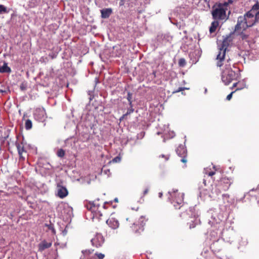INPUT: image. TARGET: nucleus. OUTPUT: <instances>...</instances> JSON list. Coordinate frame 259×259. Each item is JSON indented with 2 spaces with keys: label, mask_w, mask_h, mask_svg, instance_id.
Returning <instances> with one entry per match:
<instances>
[{
  "label": "nucleus",
  "mask_w": 259,
  "mask_h": 259,
  "mask_svg": "<svg viewBox=\"0 0 259 259\" xmlns=\"http://www.w3.org/2000/svg\"><path fill=\"white\" fill-rule=\"evenodd\" d=\"M227 9L224 7L221 3H216L212 7L211 15L215 20L226 21L229 19L230 11L228 15L226 14Z\"/></svg>",
  "instance_id": "nucleus-1"
},
{
  "label": "nucleus",
  "mask_w": 259,
  "mask_h": 259,
  "mask_svg": "<svg viewBox=\"0 0 259 259\" xmlns=\"http://www.w3.org/2000/svg\"><path fill=\"white\" fill-rule=\"evenodd\" d=\"M231 33H230L229 35H227L226 36H223V40L220 46L219 47V53L217 55V59L219 60L217 66L221 67L223 64L222 62L224 60L225 57L226 55V52L227 47L229 46V42H230L232 40L231 39Z\"/></svg>",
  "instance_id": "nucleus-2"
},
{
  "label": "nucleus",
  "mask_w": 259,
  "mask_h": 259,
  "mask_svg": "<svg viewBox=\"0 0 259 259\" xmlns=\"http://www.w3.org/2000/svg\"><path fill=\"white\" fill-rule=\"evenodd\" d=\"M238 73L233 70L230 66L226 65L225 69L222 72V80L225 85L229 84L233 80H237Z\"/></svg>",
  "instance_id": "nucleus-3"
},
{
  "label": "nucleus",
  "mask_w": 259,
  "mask_h": 259,
  "mask_svg": "<svg viewBox=\"0 0 259 259\" xmlns=\"http://www.w3.org/2000/svg\"><path fill=\"white\" fill-rule=\"evenodd\" d=\"M186 214L189 215L187 224L189 225L190 229L194 228L196 225L200 223L199 215L194 211V208L190 207L189 210L187 211Z\"/></svg>",
  "instance_id": "nucleus-4"
},
{
  "label": "nucleus",
  "mask_w": 259,
  "mask_h": 259,
  "mask_svg": "<svg viewBox=\"0 0 259 259\" xmlns=\"http://www.w3.org/2000/svg\"><path fill=\"white\" fill-rule=\"evenodd\" d=\"M242 27L244 29L247 27L252 26L254 24V22H250L248 21L244 17H242V16H239L237 19V23L235 26V30L231 32V35L233 34L235 31L240 29L242 27Z\"/></svg>",
  "instance_id": "nucleus-5"
},
{
  "label": "nucleus",
  "mask_w": 259,
  "mask_h": 259,
  "mask_svg": "<svg viewBox=\"0 0 259 259\" xmlns=\"http://www.w3.org/2000/svg\"><path fill=\"white\" fill-rule=\"evenodd\" d=\"M33 115L35 119L39 122H44L47 117L46 112L44 108L36 109Z\"/></svg>",
  "instance_id": "nucleus-6"
},
{
  "label": "nucleus",
  "mask_w": 259,
  "mask_h": 259,
  "mask_svg": "<svg viewBox=\"0 0 259 259\" xmlns=\"http://www.w3.org/2000/svg\"><path fill=\"white\" fill-rule=\"evenodd\" d=\"M104 241V238L100 233H97L95 236L91 240L92 245L97 248L102 246Z\"/></svg>",
  "instance_id": "nucleus-7"
},
{
  "label": "nucleus",
  "mask_w": 259,
  "mask_h": 259,
  "mask_svg": "<svg viewBox=\"0 0 259 259\" xmlns=\"http://www.w3.org/2000/svg\"><path fill=\"white\" fill-rule=\"evenodd\" d=\"M240 238H241L242 240L243 239L240 236H239L238 234L234 232L231 231L228 232L224 238V240L226 242H228L230 244H232V243L236 241L237 239L239 240Z\"/></svg>",
  "instance_id": "nucleus-8"
},
{
  "label": "nucleus",
  "mask_w": 259,
  "mask_h": 259,
  "mask_svg": "<svg viewBox=\"0 0 259 259\" xmlns=\"http://www.w3.org/2000/svg\"><path fill=\"white\" fill-rule=\"evenodd\" d=\"M57 196L60 198H64L68 194V191L66 187L62 185L61 183H58L56 188Z\"/></svg>",
  "instance_id": "nucleus-9"
},
{
  "label": "nucleus",
  "mask_w": 259,
  "mask_h": 259,
  "mask_svg": "<svg viewBox=\"0 0 259 259\" xmlns=\"http://www.w3.org/2000/svg\"><path fill=\"white\" fill-rule=\"evenodd\" d=\"M176 152L178 156L182 157V158L181 159V161L183 163H186L187 162L186 158L187 149L186 147L182 144L180 145L176 149Z\"/></svg>",
  "instance_id": "nucleus-10"
},
{
  "label": "nucleus",
  "mask_w": 259,
  "mask_h": 259,
  "mask_svg": "<svg viewBox=\"0 0 259 259\" xmlns=\"http://www.w3.org/2000/svg\"><path fill=\"white\" fill-rule=\"evenodd\" d=\"M232 183L231 179L226 177L222 178L220 182V184L224 191L228 190Z\"/></svg>",
  "instance_id": "nucleus-11"
},
{
  "label": "nucleus",
  "mask_w": 259,
  "mask_h": 259,
  "mask_svg": "<svg viewBox=\"0 0 259 259\" xmlns=\"http://www.w3.org/2000/svg\"><path fill=\"white\" fill-rule=\"evenodd\" d=\"M146 220H145L144 217L141 216L138 222V224L136 225L137 226L138 225L140 226L139 227V229H133V230L135 231L136 233H140L141 232H142L144 231V227L145 225L146 224Z\"/></svg>",
  "instance_id": "nucleus-12"
},
{
  "label": "nucleus",
  "mask_w": 259,
  "mask_h": 259,
  "mask_svg": "<svg viewBox=\"0 0 259 259\" xmlns=\"http://www.w3.org/2000/svg\"><path fill=\"white\" fill-rule=\"evenodd\" d=\"M139 4L137 0H129L127 4V7L131 12L137 11L138 10Z\"/></svg>",
  "instance_id": "nucleus-13"
},
{
  "label": "nucleus",
  "mask_w": 259,
  "mask_h": 259,
  "mask_svg": "<svg viewBox=\"0 0 259 259\" xmlns=\"http://www.w3.org/2000/svg\"><path fill=\"white\" fill-rule=\"evenodd\" d=\"M106 224L112 229H116L119 227L118 221L114 218H111L106 221Z\"/></svg>",
  "instance_id": "nucleus-14"
},
{
  "label": "nucleus",
  "mask_w": 259,
  "mask_h": 259,
  "mask_svg": "<svg viewBox=\"0 0 259 259\" xmlns=\"http://www.w3.org/2000/svg\"><path fill=\"white\" fill-rule=\"evenodd\" d=\"M52 242H48L46 240H44L40 242L38 245V250L39 251H42L46 249L50 248L52 246Z\"/></svg>",
  "instance_id": "nucleus-15"
},
{
  "label": "nucleus",
  "mask_w": 259,
  "mask_h": 259,
  "mask_svg": "<svg viewBox=\"0 0 259 259\" xmlns=\"http://www.w3.org/2000/svg\"><path fill=\"white\" fill-rule=\"evenodd\" d=\"M100 12L102 18L107 19L112 13V9L110 8L103 9L100 10Z\"/></svg>",
  "instance_id": "nucleus-16"
},
{
  "label": "nucleus",
  "mask_w": 259,
  "mask_h": 259,
  "mask_svg": "<svg viewBox=\"0 0 259 259\" xmlns=\"http://www.w3.org/2000/svg\"><path fill=\"white\" fill-rule=\"evenodd\" d=\"M84 206L92 212L96 211V205L94 202L87 201L86 203L84 204Z\"/></svg>",
  "instance_id": "nucleus-17"
},
{
  "label": "nucleus",
  "mask_w": 259,
  "mask_h": 259,
  "mask_svg": "<svg viewBox=\"0 0 259 259\" xmlns=\"http://www.w3.org/2000/svg\"><path fill=\"white\" fill-rule=\"evenodd\" d=\"M11 71V68L8 66V63L5 62L3 66H0V73H10Z\"/></svg>",
  "instance_id": "nucleus-18"
},
{
  "label": "nucleus",
  "mask_w": 259,
  "mask_h": 259,
  "mask_svg": "<svg viewBox=\"0 0 259 259\" xmlns=\"http://www.w3.org/2000/svg\"><path fill=\"white\" fill-rule=\"evenodd\" d=\"M158 39H161L163 42L166 43L170 42L172 39V37L168 34H164L158 36Z\"/></svg>",
  "instance_id": "nucleus-19"
},
{
  "label": "nucleus",
  "mask_w": 259,
  "mask_h": 259,
  "mask_svg": "<svg viewBox=\"0 0 259 259\" xmlns=\"http://www.w3.org/2000/svg\"><path fill=\"white\" fill-rule=\"evenodd\" d=\"M219 23L218 22V20H215L214 21H213L211 24V26L209 28V32L210 33H212L213 32H214L217 27L219 26Z\"/></svg>",
  "instance_id": "nucleus-20"
},
{
  "label": "nucleus",
  "mask_w": 259,
  "mask_h": 259,
  "mask_svg": "<svg viewBox=\"0 0 259 259\" xmlns=\"http://www.w3.org/2000/svg\"><path fill=\"white\" fill-rule=\"evenodd\" d=\"M16 146L17 148L18 152L20 158H23L22 154L23 152H26V151L24 149V147L23 146H21L19 144V143L16 142Z\"/></svg>",
  "instance_id": "nucleus-21"
},
{
  "label": "nucleus",
  "mask_w": 259,
  "mask_h": 259,
  "mask_svg": "<svg viewBox=\"0 0 259 259\" xmlns=\"http://www.w3.org/2000/svg\"><path fill=\"white\" fill-rule=\"evenodd\" d=\"M32 123L30 119H27L25 123V128L26 130H29L32 128Z\"/></svg>",
  "instance_id": "nucleus-22"
},
{
  "label": "nucleus",
  "mask_w": 259,
  "mask_h": 259,
  "mask_svg": "<svg viewBox=\"0 0 259 259\" xmlns=\"http://www.w3.org/2000/svg\"><path fill=\"white\" fill-rule=\"evenodd\" d=\"M9 12V10L7 9V8L6 6L0 4V15L8 14Z\"/></svg>",
  "instance_id": "nucleus-23"
},
{
  "label": "nucleus",
  "mask_w": 259,
  "mask_h": 259,
  "mask_svg": "<svg viewBox=\"0 0 259 259\" xmlns=\"http://www.w3.org/2000/svg\"><path fill=\"white\" fill-rule=\"evenodd\" d=\"M37 5V0H30L28 2V6L30 8H35Z\"/></svg>",
  "instance_id": "nucleus-24"
},
{
  "label": "nucleus",
  "mask_w": 259,
  "mask_h": 259,
  "mask_svg": "<svg viewBox=\"0 0 259 259\" xmlns=\"http://www.w3.org/2000/svg\"><path fill=\"white\" fill-rule=\"evenodd\" d=\"M242 17H244L247 20V18H253L254 14L252 13V11L250 10L246 13L244 16H242Z\"/></svg>",
  "instance_id": "nucleus-25"
},
{
  "label": "nucleus",
  "mask_w": 259,
  "mask_h": 259,
  "mask_svg": "<svg viewBox=\"0 0 259 259\" xmlns=\"http://www.w3.org/2000/svg\"><path fill=\"white\" fill-rule=\"evenodd\" d=\"M178 64L180 67H184L186 65V60L184 58H180L179 60Z\"/></svg>",
  "instance_id": "nucleus-26"
},
{
  "label": "nucleus",
  "mask_w": 259,
  "mask_h": 259,
  "mask_svg": "<svg viewBox=\"0 0 259 259\" xmlns=\"http://www.w3.org/2000/svg\"><path fill=\"white\" fill-rule=\"evenodd\" d=\"M233 2V0H228L227 2H224L222 3H221V4H222V6L224 7H225V8L227 9V10H228V7L229 5L232 4Z\"/></svg>",
  "instance_id": "nucleus-27"
},
{
  "label": "nucleus",
  "mask_w": 259,
  "mask_h": 259,
  "mask_svg": "<svg viewBox=\"0 0 259 259\" xmlns=\"http://www.w3.org/2000/svg\"><path fill=\"white\" fill-rule=\"evenodd\" d=\"M65 151L63 149H60L58 150L57 155L59 157H63L65 155Z\"/></svg>",
  "instance_id": "nucleus-28"
},
{
  "label": "nucleus",
  "mask_w": 259,
  "mask_h": 259,
  "mask_svg": "<svg viewBox=\"0 0 259 259\" xmlns=\"http://www.w3.org/2000/svg\"><path fill=\"white\" fill-rule=\"evenodd\" d=\"M27 83L25 82H23L22 83H21L20 85V89L22 91H26L27 89Z\"/></svg>",
  "instance_id": "nucleus-29"
},
{
  "label": "nucleus",
  "mask_w": 259,
  "mask_h": 259,
  "mask_svg": "<svg viewBox=\"0 0 259 259\" xmlns=\"http://www.w3.org/2000/svg\"><path fill=\"white\" fill-rule=\"evenodd\" d=\"M48 227V229L52 231L53 234H55L56 233V230L54 227V225L52 224H50L49 225H46Z\"/></svg>",
  "instance_id": "nucleus-30"
},
{
  "label": "nucleus",
  "mask_w": 259,
  "mask_h": 259,
  "mask_svg": "<svg viewBox=\"0 0 259 259\" xmlns=\"http://www.w3.org/2000/svg\"><path fill=\"white\" fill-rule=\"evenodd\" d=\"M242 88H237L235 91H233L230 94H229L226 97V100H230L232 98V95L233 94V93L234 92H235L236 91H238V90H241Z\"/></svg>",
  "instance_id": "nucleus-31"
},
{
  "label": "nucleus",
  "mask_w": 259,
  "mask_h": 259,
  "mask_svg": "<svg viewBox=\"0 0 259 259\" xmlns=\"http://www.w3.org/2000/svg\"><path fill=\"white\" fill-rule=\"evenodd\" d=\"M211 219L212 220H210V221H209V222H208V223L211 225L214 224V223L218 224L219 223V222L218 221V220L215 219V218L213 217V216L211 217Z\"/></svg>",
  "instance_id": "nucleus-32"
},
{
  "label": "nucleus",
  "mask_w": 259,
  "mask_h": 259,
  "mask_svg": "<svg viewBox=\"0 0 259 259\" xmlns=\"http://www.w3.org/2000/svg\"><path fill=\"white\" fill-rule=\"evenodd\" d=\"M121 161V157L120 156H117L112 159V161L114 163L119 162Z\"/></svg>",
  "instance_id": "nucleus-33"
},
{
  "label": "nucleus",
  "mask_w": 259,
  "mask_h": 259,
  "mask_svg": "<svg viewBox=\"0 0 259 259\" xmlns=\"http://www.w3.org/2000/svg\"><path fill=\"white\" fill-rule=\"evenodd\" d=\"M258 10H259V4L256 3L252 7L251 11H256Z\"/></svg>",
  "instance_id": "nucleus-34"
},
{
  "label": "nucleus",
  "mask_w": 259,
  "mask_h": 259,
  "mask_svg": "<svg viewBox=\"0 0 259 259\" xmlns=\"http://www.w3.org/2000/svg\"><path fill=\"white\" fill-rule=\"evenodd\" d=\"M132 96H133L132 93H130V92H127L126 99L128 101H132Z\"/></svg>",
  "instance_id": "nucleus-35"
},
{
  "label": "nucleus",
  "mask_w": 259,
  "mask_h": 259,
  "mask_svg": "<svg viewBox=\"0 0 259 259\" xmlns=\"http://www.w3.org/2000/svg\"><path fill=\"white\" fill-rule=\"evenodd\" d=\"M102 171L104 172L105 174L108 175L109 176L108 173L110 172V170L109 169H108L105 167H103L102 169Z\"/></svg>",
  "instance_id": "nucleus-36"
},
{
  "label": "nucleus",
  "mask_w": 259,
  "mask_h": 259,
  "mask_svg": "<svg viewBox=\"0 0 259 259\" xmlns=\"http://www.w3.org/2000/svg\"><path fill=\"white\" fill-rule=\"evenodd\" d=\"M95 255H97L98 257V259H103L105 257V255L102 253H96Z\"/></svg>",
  "instance_id": "nucleus-37"
},
{
  "label": "nucleus",
  "mask_w": 259,
  "mask_h": 259,
  "mask_svg": "<svg viewBox=\"0 0 259 259\" xmlns=\"http://www.w3.org/2000/svg\"><path fill=\"white\" fill-rule=\"evenodd\" d=\"M134 111V109H133V108H127V111L126 112V113H125L126 114V116L131 114L132 113H133Z\"/></svg>",
  "instance_id": "nucleus-38"
},
{
  "label": "nucleus",
  "mask_w": 259,
  "mask_h": 259,
  "mask_svg": "<svg viewBox=\"0 0 259 259\" xmlns=\"http://www.w3.org/2000/svg\"><path fill=\"white\" fill-rule=\"evenodd\" d=\"M93 250H83L82 251V253L83 254H91L92 253Z\"/></svg>",
  "instance_id": "nucleus-39"
},
{
  "label": "nucleus",
  "mask_w": 259,
  "mask_h": 259,
  "mask_svg": "<svg viewBox=\"0 0 259 259\" xmlns=\"http://www.w3.org/2000/svg\"><path fill=\"white\" fill-rule=\"evenodd\" d=\"M159 157L164 158L165 160L167 161L169 159V156L168 155H164V154H161V155H159Z\"/></svg>",
  "instance_id": "nucleus-40"
},
{
  "label": "nucleus",
  "mask_w": 259,
  "mask_h": 259,
  "mask_svg": "<svg viewBox=\"0 0 259 259\" xmlns=\"http://www.w3.org/2000/svg\"><path fill=\"white\" fill-rule=\"evenodd\" d=\"M169 20H170V22H171V23H172V24H174L176 25L178 27L180 28L181 25H180V24H179V23H178V22H174L172 21V20H171V19L170 18H169Z\"/></svg>",
  "instance_id": "nucleus-41"
},
{
  "label": "nucleus",
  "mask_w": 259,
  "mask_h": 259,
  "mask_svg": "<svg viewBox=\"0 0 259 259\" xmlns=\"http://www.w3.org/2000/svg\"><path fill=\"white\" fill-rule=\"evenodd\" d=\"M239 244L240 245H246L247 244V240H242L241 242H239Z\"/></svg>",
  "instance_id": "nucleus-42"
},
{
  "label": "nucleus",
  "mask_w": 259,
  "mask_h": 259,
  "mask_svg": "<svg viewBox=\"0 0 259 259\" xmlns=\"http://www.w3.org/2000/svg\"><path fill=\"white\" fill-rule=\"evenodd\" d=\"M126 0H119V6H123L124 5Z\"/></svg>",
  "instance_id": "nucleus-43"
},
{
  "label": "nucleus",
  "mask_w": 259,
  "mask_h": 259,
  "mask_svg": "<svg viewBox=\"0 0 259 259\" xmlns=\"http://www.w3.org/2000/svg\"><path fill=\"white\" fill-rule=\"evenodd\" d=\"M185 89H187V88H183V87H180L175 92L176 93H178V92H180L183 90H184Z\"/></svg>",
  "instance_id": "nucleus-44"
},
{
  "label": "nucleus",
  "mask_w": 259,
  "mask_h": 259,
  "mask_svg": "<svg viewBox=\"0 0 259 259\" xmlns=\"http://www.w3.org/2000/svg\"><path fill=\"white\" fill-rule=\"evenodd\" d=\"M229 195L228 194H224L222 195V197L224 199L229 198Z\"/></svg>",
  "instance_id": "nucleus-45"
},
{
  "label": "nucleus",
  "mask_w": 259,
  "mask_h": 259,
  "mask_svg": "<svg viewBox=\"0 0 259 259\" xmlns=\"http://www.w3.org/2000/svg\"><path fill=\"white\" fill-rule=\"evenodd\" d=\"M8 92H9V90H1V89H0V93H2L6 94V93H7Z\"/></svg>",
  "instance_id": "nucleus-46"
},
{
  "label": "nucleus",
  "mask_w": 259,
  "mask_h": 259,
  "mask_svg": "<svg viewBox=\"0 0 259 259\" xmlns=\"http://www.w3.org/2000/svg\"><path fill=\"white\" fill-rule=\"evenodd\" d=\"M149 191V188H146L143 192V196L145 195L146 194H147L148 193Z\"/></svg>",
  "instance_id": "nucleus-47"
},
{
  "label": "nucleus",
  "mask_w": 259,
  "mask_h": 259,
  "mask_svg": "<svg viewBox=\"0 0 259 259\" xmlns=\"http://www.w3.org/2000/svg\"><path fill=\"white\" fill-rule=\"evenodd\" d=\"M126 116L125 114H123L119 118V120L121 121Z\"/></svg>",
  "instance_id": "nucleus-48"
},
{
  "label": "nucleus",
  "mask_w": 259,
  "mask_h": 259,
  "mask_svg": "<svg viewBox=\"0 0 259 259\" xmlns=\"http://www.w3.org/2000/svg\"><path fill=\"white\" fill-rule=\"evenodd\" d=\"M108 203H110V204H112V201H110V202H105L104 204V205H103V208L106 209V204H108Z\"/></svg>",
  "instance_id": "nucleus-49"
},
{
  "label": "nucleus",
  "mask_w": 259,
  "mask_h": 259,
  "mask_svg": "<svg viewBox=\"0 0 259 259\" xmlns=\"http://www.w3.org/2000/svg\"><path fill=\"white\" fill-rule=\"evenodd\" d=\"M132 103H133V101H128V104H129V106H130L129 108H133V105Z\"/></svg>",
  "instance_id": "nucleus-50"
},
{
  "label": "nucleus",
  "mask_w": 259,
  "mask_h": 259,
  "mask_svg": "<svg viewBox=\"0 0 259 259\" xmlns=\"http://www.w3.org/2000/svg\"><path fill=\"white\" fill-rule=\"evenodd\" d=\"M180 204V203L179 202H177V204H175L174 205V206H175V207L176 208H177H177H180V207H178V205H179Z\"/></svg>",
  "instance_id": "nucleus-51"
},
{
  "label": "nucleus",
  "mask_w": 259,
  "mask_h": 259,
  "mask_svg": "<svg viewBox=\"0 0 259 259\" xmlns=\"http://www.w3.org/2000/svg\"><path fill=\"white\" fill-rule=\"evenodd\" d=\"M238 84V82L234 83L232 87L231 88V89H233L234 88H235Z\"/></svg>",
  "instance_id": "nucleus-52"
},
{
  "label": "nucleus",
  "mask_w": 259,
  "mask_h": 259,
  "mask_svg": "<svg viewBox=\"0 0 259 259\" xmlns=\"http://www.w3.org/2000/svg\"><path fill=\"white\" fill-rule=\"evenodd\" d=\"M214 174H215V172L212 171H210L209 172L208 175L209 176H212L214 175Z\"/></svg>",
  "instance_id": "nucleus-53"
},
{
  "label": "nucleus",
  "mask_w": 259,
  "mask_h": 259,
  "mask_svg": "<svg viewBox=\"0 0 259 259\" xmlns=\"http://www.w3.org/2000/svg\"><path fill=\"white\" fill-rule=\"evenodd\" d=\"M95 84H96L97 83H98V82H99V79L98 77H96L95 78Z\"/></svg>",
  "instance_id": "nucleus-54"
},
{
  "label": "nucleus",
  "mask_w": 259,
  "mask_h": 259,
  "mask_svg": "<svg viewBox=\"0 0 259 259\" xmlns=\"http://www.w3.org/2000/svg\"><path fill=\"white\" fill-rule=\"evenodd\" d=\"M199 196L200 198H203V193L202 192H199Z\"/></svg>",
  "instance_id": "nucleus-55"
},
{
  "label": "nucleus",
  "mask_w": 259,
  "mask_h": 259,
  "mask_svg": "<svg viewBox=\"0 0 259 259\" xmlns=\"http://www.w3.org/2000/svg\"><path fill=\"white\" fill-rule=\"evenodd\" d=\"M246 196V195L244 194V197H242V198H241L240 199H238V201H243V199L244 198V197Z\"/></svg>",
  "instance_id": "nucleus-56"
},
{
  "label": "nucleus",
  "mask_w": 259,
  "mask_h": 259,
  "mask_svg": "<svg viewBox=\"0 0 259 259\" xmlns=\"http://www.w3.org/2000/svg\"><path fill=\"white\" fill-rule=\"evenodd\" d=\"M162 195H163V194H162V192H159V193H158V196H159V197L161 198V197H162Z\"/></svg>",
  "instance_id": "nucleus-57"
},
{
  "label": "nucleus",
  "mask_w": 259,
  "mask_h": 259,
  "mask_svg": "<svg viewBox=\"0 0 259 259\" xmlns=\"http://www.w3.org/2000/svg\"><path fill=\"white\" fill-rule=\"evenodd\" d=\"M62 233L63 235H65L67 234V231L65 229L63 232Z\"/></svg>",
  "instance_id": "nucleus-58"
},
{
  "label": "nucleus",
  "mask_w": 259,
  "mask_h": 259,
  "mask_svg": "<svg viewBox=\"0 0 259 259\" xmlns=\"http://www.w3.org/2000/svg\"><path fill=\"white\" fill-rule=\"evenodd\" d=\"M89 95H90V97H89L90 101H91L92 100V99L93 98L94 96H92L91 95H90V94Z\"/></svg>",
  "instance_id": "nucleus-59"
},
{
  "label": "nucleus",
  "mask_w": 259,
  "mask_h": 259,
  "mask_svg": "<svg viewBox=\"0 0 259 259\" xmlns=\"http://www.w3.org/2000/svg\"><path fill=\"white\" fill-rule=\"evenodd\" d=\"M50 56L51 57V58H52V59H54V58H55L56 57V55H54H54H50Z\"/></svg>",
  "instance_id": "nucleus-60"
},
{
  "label": "nucleus",
  "mask_w": 259,
  "mask_h": 259,
  "mask_svg": "<svg viewBox=\"0 0 259 259\" xmlns=\"http://www.w3.org/2000/svg\"><path fill=\"white\" fill-rule=\"evenodd\" d=\"M85 255V254H83V255H81V256H80V258H79V259H84V255Z\"/></svg>",
  "instance_id": "nucleus-61"
},
{
  "label": "nucleus",
  "mask_w": 259,
  "mask_h": 259,
  "mask_svg": "<svg viewBox=\"0 0 259 259\" xmlns=\"http://www.w3.org/2000/svg\"><path fill=\"white\" fill-rule=\"evenodd\" d=\"M114 201L115 202H117L118 201V198H114Z\"/></svg>",
  "instance_id": "nucleus-62"
},
{
  "label": "nucleus",
  "mask_w": 259,
  "mask_h": 259,
  "mask_svg": "<svg viewBox=\"0 0 259 259\" xmlns=\"http://www.w3.org/2000/svg\"><path fill=\"white\" fill-rule=\"evenodd\" d=\"M96 209H97L100 206V204H96Z\"/></svg>",
  "instance_id": "nucleus-63"
},
{
  "label": "nucleus",
  "mask_w": 259,
  "mask_h": 259,
  "mask_svg": "<svg viewBox=\"0 0 259 259\" xmlns=\"http://www.w3.org/2000/svg\"><path fill=\"white\" fill-rule=\"evenodd\" d=\"M56 256L54 258V259H57V257L58 256V255L57 254V249L56 250Z\"/></svg>",
  "instance_id": "nucleus-64"
}]
</instances>
